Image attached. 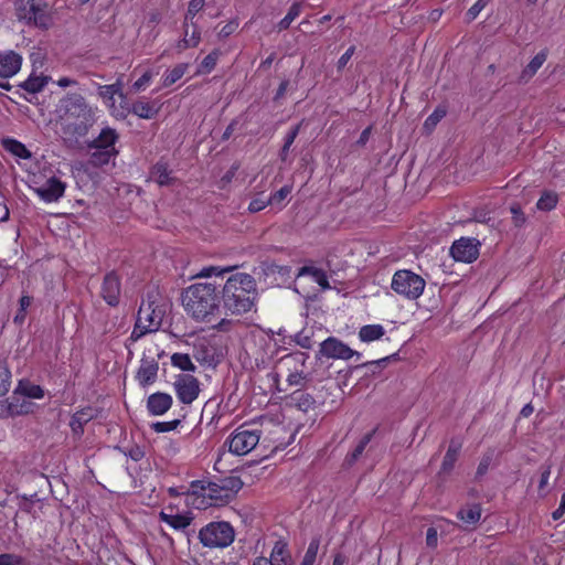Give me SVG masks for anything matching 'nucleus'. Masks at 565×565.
Listing matches in <instances>:
<instances>
[{"mask_svg": "<svg viewBox=\"0 0 565 565\" xmlns=\"http://www.w3.org/2000/svg\"><path fill=\"white\" fill-rule=\"evenodd\" d=\"M257 296L253 276L238 273L231 276L222 289V309L226 316H242L252 310Z\"/></svg>", "mask_w": 565, "mask_h": 565, "instance_id": "obj_1", "label": "nucleus"}, {"mask_svg": "<svg viewBox=\"0 0 565 565\" xmlns=\"http://www.w3.org/2000/svg\"><path fill=\"white\" fill-rule=\"evenodd\" d=\"M182 303L196 321L210 322L221 312L216 286L210 282L193 284L182 292Z\"/></svg>", "mask_w": 565, "mask_h": 565, "instance_id": "obj_2", "label": "nucleus"}, {"mask_svg": "<svg viewBox=\"0 0 565 565\" xmlns=\"http://www.w3.org/2000/svg\"><path fill=\"white\" fill-rule=\"evenodd\" d=\"M60 111L65 119L64 134L73 137L85 136L93 122L92 109L85 98L78 94H70L61 100Z\"/></svg>", "mask_w": 565, "mask_h": 565, "instance_id": "obj_3", "label": "nucleus"}, {"mask_svg": "<svg viewBox=\"0 0 565 565\" xmlns=\"http://www.w3.org/2000/svg\"><path fill=\"white\" fill-rule=\"evenodd\" d=\"M14 9L17 18L29 25L49 29L52 24L49 6L44 0H15Z\"/></svg>", "mask_w": 565, "mask_h": 565, "instance_id": "obj_4", "label": "nucleus"}, {"mask_svg": "<svg viewBox=\"0 0 565 565\" xmlns=\"http://www.w3.org/2000/svg\"><path fill=\"white\" fill-rule=\"evenodd\" d=\"M199 539L205 547L224 548L233 543L235 531L228 522H211L200 530Z\"/></svg>", "mask_w": 565, "mask_h": 565, "instance_id": "obj_5", "label": "nucleus"}, {"mask_svg": "<svg viewBox=\"0 0 565 565\" xmlns=\"http://www.w3.org/2000/svg\"><path fill=\"white\" fill-rule=\"evenodd\" d=\"M425 280L411 270H397L392 279V289L408 299H417L424 291Z\"/></svg>", "mask_w": 565, "mask_h": 565, "instance_id": "obj_6", "label": "nucleus"}, {"mask_svg": "<svg viewBox=\"0 0 565 565\" xmlns=\"http://www.w3.org/2000/svg\"><path fill=\"white\" fill-rule=\"evenodd\" d=\"M259 438L260 430L241 426L231 435L228 449L237 456L247 455L257 446Z\"/></svg>", "mask_w": 565, "mask_h": 565, "instance_id": "obj_7", "label": "nucleus"}, {"mask_svg": "<svg viewBox=\"0 0 565 565\" xmlns=\"http://www.w3.org/2000/svg\"><path fill=\"white\" fill-rule=\"evenodd\" d=\"M173 386L179 401L183 404H192L201 391L198 379L190 374L177 375Z\"/></svg>", "mask_w": 565, "mask_h": 565, "instance_id": "obj_8", "label": "nucleus"}, {"mask_svg": "<svg viewBox=\"0 0 565 565\" xmlns=\"http://www.w3.org/2000/svg\"><path fill=\"white\" fill-rule=\"evenodd\" d=\"M480 242L472 237H461L452 243L450 254L457 262L472 263L479 256Z\"/></svg>", "mask_w": 565, "mask_h": 565, "instance_id": "obj_9", "label": "nucleus"}, {"mask_svg": "<svg viewBox=\"0 0 565 565\" xmlns=\"http://www.w3.org/2000/svg\"><path fill=\"white\" fill-rule=\"evenodd\" d=\"M319 354L328 359L349 360L352 356L360 358L361 353L352 350L341 340L329 337L320 343Z\"/></svg>", "mask_w": 565, "mask_h": 565, "instance_id": "obj_10", "label": "nucleus"}, {"mask_svg": "<svg viewBox=\"0 0 565 565\" xmlns=\"http://www.w3.org/2000/svg\"><path fill=\"white\" fill-rule=\"evenodd\" d=\"M164 312V309L158 305H154V301L149 300L147 303L142 301L138 311L137 319L150 331L154 332L161 327Z\"/></svg>", "mask_w": 565, "mask_h": 565, "instance_id": "obj_11", "label": "nucleus"}, {"mask_svg": "<svg viewBox=\"0 0 565 565\" xmlns=\"http://www.w3.org/2000/svg\"><path fill=\"white\" fill-rule=\"evenodd\" d=\"M66 184L56 177L49 178L42 185L34 189V192L47 203L57 202L65 192Z\"/></svg>", "mask_w": 565, "mask_h": 565, "instance_id": "obj_12", "label": "nucleus"}, {"mask_svg": "<svg viewBox=\"0 0 565 565\" xmlns=\"http://www.w3.org/2000/svg\"><path fill=\"white\" fill-rule=\"evenodd\" d=\"M120 279L116 275L115 271H110L105 275L102 288L100 296L111 307H116L119 303L120 299Z\"/></svg>", "mask_w": 565, "mask_h": 565, "instance_id": "obj_13", "label": "nucleus"}, {"mask_svg": "<svg viewBox=\"0 0 565 565\" xmlns=\"http://www.w3.org/2000/svg\"><path fill=\"white\" fill-rule=\"evenodd\" d=\"M202 491V497L210 499V504L212 505H223L231 502L230 497L226 494L225 490L221 486L218 481L215 482H205L198 481L192 484V488H198Z\"/></svg>", "mask_w": 565, "mask_h": 565, "instance_id": "obj_14", "label": "nucleus"}, {"mask_svg": "<svg viewBox=\"0 0 565 565\" xmlns=\"http://www.w3.org/2000/svg\"><path fill=\"white\" fill-rule=\"evenodd\" d=\"M173 399L170 394L157 392L147 399V409L153 416L166 414L172 406Z\"/></svg>", "mask_w": 565, "mask_h": 565, "instance_id": "obj_15", "label": "nucleus"}, {"mask_svg": "<svg viewBox=\"0 0 565 565\" xmlns=\"http://www.w3.org/2000/svg\"><path fill=\"white\" fill-rule=\"evenodd\" d=\"M22 57L13 52H0V77L8 78L21 68Z\"/></svg>", "mask_w": 565, "mask_h": 565, "instance_id": "obj_16", "label": "nucleus"}, {"mask_svg": "<svg viewBox=\"0 0 565 565\" xmlns=\"http://www.w3.org/2000/svg\"><path fill=\"white\" fill-rule=\"evenodd\" d=\"M117 139L118 135L116 130L107 127L104 128L98 137L93 140V142L89 145V148H98L109 152L118 153V151L115 149Z\"/></svg>", "mask_w": 565, "mask_h": 565, "instance_id": "obj_17", "label": "nucleus"}, {"mask_svg": "<svg viewBox=\"0 0 565 565\" xmlns=\"http://www.w3.org/2000/svg\"><path fill=\"white\" fill-rule=\"evenodd\" d=\"M461 447H462L461 440L456 439V438H452L450 440L448 449L446 451V455L444 457V460H443V463L440 467L439 475H441V473L449 475L452 471L455 463L458 459Z\"/></svg>", "mask_w": 565, "mask_h": 565, "instance_id": "obj_18", "label": "nucleus"}, {"mask_svg": "<svg viewBox=\"0 0 565 565\" xmlns=\"http://www.w3.org/2000/svg\"><path fill=\"white\" fill-rule=\"evenodd\" d=\"M159 518L162 522L167 523L169 526L177 531H184L193 520L191 513L178 514L168 513L166 511H161Z\"/></svg>", "mask_w": 565, "mask_h": 565, "instance_id": "obj_19", "label": "nucleus"}, {"mask_svg": "<svg viewBox=\"0 0 565 565\" xmlns=\"http://www.w3.org/2000/svg\"><path fill=\"white\" fill-rule=\"evenodd\" d=\"M159 365L154 360L142 359L137 372V379L142 386L154 382Z\"/></svg>", "mask_w": 565, "mask_h": 565, "instance_id": "obj_20", "label": "nucleus"}, {"mask_svg": "<svg viewBox=\"0 0 565 565\" xmlns=\"http://www.w3.org/2000/svg\"><path fill=\"white\" fill-rule=\"evenodd\" d=\"M96 416V409L93 407H85L76 412L71 419L70 426L75 435L83 434V427Z\"/></svg>", "mask_w": 565, "mask_h": 565, "instance_id": "obj_21", "label": "nucleus"}, {"mask_svg": "<svg viewBox=\"0 0 565 565\" xmlns=\"http://www.w3.org/2000/svg\"><path fill=\"white\" fill-rule=\"evenodd\" d=\"M273 565H292V556L288 550V545L284 541H277L270 554Z\"/></svg>", "mask_w": 565, "mask_h": 565, "instance_id": "obj_22", "label": "nucleus"}, {"mask_svg": "<svg viewBox=\"0 0 565 565\" xmlns=\"http://www.w3.org/2000/svg\"><path fill=\"white\" fill-rule=\"evenodd\" d=\"M18 396L29 398H42L44 396V391L40 385H35L25 381H20L17 388L13 392V399H18Z\"/></svg>", "mask_w": 565, "mask_h": 565, "instance_id": "obj_23", "label": "nucleus"}, {"mask_svg": "<svg viewBox=\"0 0 565 565\" xmlns=\"http://www.w3.org/2000/svg\"><path fill=\"white\" fill-rule=\"evenodd\" d=\"M290 404L296 406L298 409L302 412H308L313 408L316 401L309 393H305L300 390L295 391L290 395Z\"/></svg>", "mask_w": 565, "mask_h": 565, "instance_id": "obj_24", "label": "nucleus"}, {"mask_svg": "<svg viewBox=\"0 0 565 565\" xmlns=\"http://www.w3.org/2000/svg\"><path fill=\"white\" fill-rule=\"evenodd\" d=\"M297 276H311L321 288H330L328 276L326 271L320 268H316L312 266H303L299 269Z\"/></svg>", "mask_w": 565, "mask_h": 565, "instance_id": "obj_25", "label": "nucleus"}, {"mask_svg": "<svg viewBox=\"0 0 565 565\" xmlns=\"http://www.w3.org/2000/svg\"><path fill=\"white\" fill-rule=\"evenodd\" d=\"M457 518L460 519L467 525H475L481 518V508L479 504H472L461 508L457 512Z\"/></svg>", "mask_w": 565, "mask_h": 565, "instance_id": "obj_26", "label": "nucleus"}, {"mask_svg": "<svg viewBox=\"0 0 565 565\" xmlns=\"http://www.w3.org/2000/svg\"><path fill=\"white\" fill-rule=\"evenodd\" d=\"M375 430L371 431V433H367L366 435H364L361 440L358 443V445L355 446V448L353 449L352 452L348 454L345 459H344V465L348 466V467H351L352 465H354L359 458L362 456V454L364 452L365 450V447L369 445V443L371 441L373 435H374Z\"/></svg>", "mask_w": 565, "mask_h": 565, "instance_id": "obj_27", "label": "nucleus"}, {"mask_svg": "<svg viewBox=\"0 0 565 565\" xmlns=\"http://www.w3.org/2000/svg\"><path fill=\"white\" fill-rule=\"evenodd\" d=\"M158 110L154 104L138 100L132 104L130 113L143 119H152L157 116Z\"/></svg>", "mask_w": 565, "mask_h": 565, "instance_id": "obj_28", "label": "nucleus"}, {"mask_svg": "<svg viewBox=\"0 0 565 565\" xmlns=\"http://www.w3.org/2000/svg\"><path fill=\"white\" fill-rule=\"evenodd\" d=\"M171 171L168 169L166 162L159 161L151 169V179H153L159 185H169L172 182L170 177Z\"/></svg>", "mask_w": 565, "mask_h": 565, "instance_id": "obj_29", "label": "nucleus"}, {"mask_svg": "<svg viewBox=\"0 0 565 565\" xmlns=\"http://www.w3.org/2000/svg\"><path fill=\"white\" fill-rule=\"evenodd\" d=\"M385 333L383 326L381 324H366L363 326L359 331V338L363 342H372L381 339Z\"/></svg>", "mask_w": 565, "mask_h": 565, "instance_id": "obj_30", "label": "nucleus"}, {"mask_svg": "<svg viewBox=\"0 0 565 565\" xmlns=\"http://www.w3.org/2000/svg\"><path fill=\"white\" fill-rule=\"evenodd\" d=\"M47 84L46 76H33L30 75L28 79L19 84V87L30 94H36L45 87Z\"/></svg>", "mask_w": 565, "mask_h": 565, "instance_id": "obj_31", "label": "nucleus"}, {"mask_svg": "<svg viewBox=\"0 0 565 565\" xmlns=\"http://www.w3.org/2000/svg\"><path fill=\"white\" fill-rule=\"evenodd\" d=\"M188 68V63H180L177 64L172 70L167 71L166 74L163 75L162 86L169 87L177 83L185 74Z\"/></svg>", "mask_w": 565, "mask_h": 565, "instance_id": "obj_32", "label": "nucleus"}, {"mask_svg": "<svg viewBox=\"0 0 565 565\" xmlns=\"http://www.w3.org/2000/svg\"><path fill=\"white\" fill-rule=\"evenodd\" d=\"M315 333L313 327H306L295 334L294 341L303 349H311L316 343Z\"/></svg>", "mask_w": 565, "mask_h": 565, "instance_id": "obj_33", "label": "nucleus"}, {"mask_svg": "<svg viewBox=\"0 0 565 565\" xmlns=\"http://www.w3.org/2000/svg\"><path fill=\"white\" fill-rule=\"evenodd\" d=\"M2 143L7 151L21 159H30L32 156L26 147L15 139H4Z\"/></svg>", "mask_w": 565, "mask_h": 565, "instance_id": "obj_34", "label": "nucleus"}, {"mask_svg": "<svg viewBox=\"0 0 565 565\" xmlns=\"http://www.w3.org/2000/svg\"><path fill=\"white\" fill-rule=\"evenodd\" d=\"M218 482L225 490L226 494L230 497L231 501L235 498L236 493L243 487V481L237 476H230V477L220 479Z\"/></svg>", "mask_w": 565, "mask_h": 565, "instance_id": "obj_35", "label": "nucleus"}, {"mask_svg": "<svg viewBox=\"0 0 565 565\" xmlns=\"http://www.w3.org/2000/svg\"><path fill=\"white\" fill-rule=\"evenodd\" d=\"M546 60V54L543 52L537 53L526 65V67L523 70L521 78L522 79H529L531 78L539 68L543 65V63Z\"/></svg>", "mask_w": 565, "mask_h": 565, "instance_id": "obj_36", "label": "nucleus"}, {"mask_svg": "<svg viewBox=\"0 0 565 565\" xmlns=\"http://www.w3.org/2000/svg\"><path fill=\"white\" fill-rule=\"evenodd\" d=\"M93 149H94V151L90 154L89 162L94 167H103V166L109 163V161L117 154L114 152L106 151L104 149H98V148H93Z\"/></svg>", "mask_w": 565, "mask_h": 565, "instance_id": "obj_37", "label": "nucleus"}, {"mask_svg": "<svg viewBox=\"0 0 565 565\" xmlns=\"http://www.w3.org/2000/svg\"><path fill=\"white\" fill-rule=\"evenodd\" d=\"M218 56L220 52L217 50H214L210 54H207L201 62L200 66L198 67L195 75L209 74L212 70H214Z\"/></svg>", "mask_w": 565, "mask_h": 565, "instance_id": "obj_38", "label": "nucleus"}, {"mask_svg": "<svg viewBox=\"0 0 565 565\" xmlns=\"http://www.w3.org/2000/svg\"><path fill=\"white\" fill-rule=\"evenodd\" d=\"M301 12V3L300 2H295L291 4V7L289 8L287 14L279 21L278 23V30L279 31H282V30H287L290 24L292 23V21L299 17Z\"/></svg>", "mask_w": 565, "mask_h": 565, "instance_id": "obj_39", "label": "nucleus"}, {"mask_svg": "<svg viewBox=\"0 0 565 565\" xmlns=\"http://www.w3.org/2000/svg\"><path fill=\"white\" fill-rule=\"evenodd\" d=\"M319 546H320V539L313 537L307 547V551L303 555V558H302L300 565H315V563L317 561V556H318Z\"/></svg>", "mask_w": 565, "mask_h": 565, "instance_id": "obj_40", "label": "nucleus"}, {"mask_svg": "<svg viewBox=\"0 0 565 565\" xmlns=\"http://www.w3.org/2000/svg\"><path fill=\"white\" fill-rule=\"evenodd\" d=\"M171 363L173 366L181 369L182 371H195L196 366L191 361L190 356L184 353H174L171 356Z\"/></svg>", "mask_w": 565, "mask_h": 565, "instance_id": "obj_41", "label": "nucleus"}, {"mask_svg": "<svg viewBox=\"0 0 565 565\" xmlns=\"http://www.w3.org/2000/svg\"><path fill=\"white\" fill-rule=\"evenodd\" d=\"M299 130H300V125H297V126L292 127L286 135L284 146L279 153L281 161L287 160L290 147L294 143L295 139L297 138Z\"/></svg>", "mask_w": 565, "mask_h": 565, "instance_id": "obj_42", "label": "nucleus"}, {"mask_svg": "<svg viewBox=\"0 0 565 565\" xmlns=\"http://www.w3.org/2000/svg\"><path fill=\"white\" fill-rule=\"evenodd\" d=\"M11 386V372L8 365L0 361V396L6 395Z\"/></svg>", "mask_w": 565, "mask_h": 565, "instance_id": "obj_43", "label": "nucleus"}, {"mask_svg": "<svg viewBox=\"0 0 565 565\" xmlns=\"http://www.w3.org/2000/svg\"><path fill=\"white\" fill-rule=\"evenodd\" d=\"M558 198L556 193L546 192L537 201L536 207L541 211H551L557 204Z\"/></svg>", "mask_w": 565, "mask_h": 565, "instance_id": "obj_44", "label": "nucleus"}, {"mask_svg": "<svg viewBox=\"0 0 565 565\" xmlns=\"http://www.w3.org/2000/svg\"><path fill=\"white\" fill-rule=\"evenodd\" d=\"M446 116V110L444 108H436L431 115H429L425 122H424V129L427 132H431L437 124Z\"/></svg>", "mask_w": 565, "mask_h": 565, "instance_id": "obj_45", "label": "nucleus"}, {"mask_svg": "<svg viewBox=\"0 0 565 565\" xmlns=\"http://www.w3.org/2000/svg\"><path fill=\"white\" fill-rule=\"evenodd\" d=\"M205 4V0H191L188 6V11L185 13L184 20L185 25L190 21L191 23L194 22L193 19L195 18L196 13H199Z\"/></svg>", "mask_w": 565, "mask_h": 565, "instance_id": "obj_46", "label": "nucleus"}, {"mask_svg": "<svg viewBox=\"0 0 565 565\" xmlns=\"http://www.w3.org/2000/svg\"><path fill=\"white\" fill-rule=\"evenodd\" d=\"M0 565H28L26 561L13 553L0 554Z\"/></svg>", "mask_w": 565, "mask_h": 565, "instance_id": "obj_47", "label": "nucleus"}, {"mask_svg": "<svg viewBox=\"0 0 565 565\" xmlns=\"http://www.w3.org/2000/svg\"><path fill=\"white\" fill-rule=\"evenodd\" d=\"M291 190L292 188L290 185L282 186L280 190L276 191L269 196L268 202L271 205H280L282 201L291 193Z\"/></svg>", "mask_w": 565, "mask_h": 565, "instance_id": "obj_48", "label": "nucleus"}, {"mask_svg": "<svg viewBox=\"0 0 565 565\" xmlns=\"http://www.w3.org/2000/svg\"><path fill=\"white\" fill-rule=\"evenodd\" d=\"M180 424H181L180 419H174V420H171V422H157V423H153L151 425V428L156 433H168V431H172L175 428H178V426Z\"/></svg>", "mask_w": 565, "mask_h": 565, "instance_id": "obj_49", "label": "nucleus"}, {"mask_svg": "<svg viewBox=\"0 0 565 565\" xmlns=\"http://www.w3.org/2000/svg\"><path fill=\"white\" fill-rule=\"evenodd\" d=\"M510 212L512 214L513 224L516 227H522L526 222V217H525L521 206L519 204L514 203L510 206Z\"/></svg>", "mask_w": 565, "mask_h": 565, "instance_id": "obj_50", "label": "nucleus"}, {"mask_svg": "<svg viewBox=\"0 0 565 565\" xmlns=\"http://www.w3.org/2000/svg\"><path fill=\"white\" fill-rule=\"evenodd\" d=\"M14 401L13 396L11 401L2 399L0 401V417H13L17 416V411H14Z\"/></svg>", "mask_w": 565, "mask_h": 565, "instance_id": "obj_51", "label": "nucleus"}, {"mask_svg": "<svg viewBox=\"0 0 565 565\" xmlns=\"http://www.w3.org/2000/svg\"><path fill=\"white\" fill-rule=\"evenodd\" d=\"M232 268L231 267H217V266H209L201 269V271L196 275L198 277H211L213 275H222L224 273H228Z\"/></svg>", "mask_w": 565, "mask_h": 565, "instance_id": "obj_52", "label": "nucleus"}, {"mask_svg": "<svg viewBox=\"0 0 565 565\" xmlns=\"http://www.w3.org/2000/svg\"><path fill=\"white\" fill-rule=\"evenodd\" d=\"M488 0H478L468 11L467 18L469 21L475 20L481 10L487 6Z\"/></svg>", "mask_w": 565, "mask_h": 565, "instance_id": "obj_53", "label": "nucleus"}, {"mask_svg": "<svg viewBox=\"0 0 565 565\" xmlns=\"http://www.w3.org/2000/svg\"><path fill=\"white\" fill-rule=\"evenodd\" d=\"M151 332L145 324L140 323L137 319L135 328L130 334L131 341H138L140 338H142L146 333Z\"/></svg>", "mask_w": 565, "mask_h": 565, "instance_id": "obj_54", "label": "nucleus"}, {"mask_svg": "<svg viewBox=\"0 0 565 565\" xmlns=\"http://www.w3.org/2000/svg\"><path fill=\"white\" fill-rule=\"evenodd\" d=\"M395 356V354L391 355V356H386V358H382V359H379V360H375V361H370V362H365L361 365H359L358 367H367L370 369L372 372H375V369L380 367V366H385L386 363L393 358Z\"/></svg>", "mask_w": 565, "mask_h": 565, "instance_id": "obj_55", "label": "nucleus"}, {"mask_svg": "<svg viewBox=\"0 0 565 565\" xmlns=\"http://www.w3.org/2000/svg\"><path fill=\"white\" fill-rule=\"evenodd\" d=\"M19 399H20V396H18V399L14 401V411H17V416L30 413L33 404L25 399H23L21 403H19Z\"/></svg>", "mask_w": 565, "mask_h": 565, "instance_id": "obj_56", "label": "nucleus"}, {"mask_svg": "<svg viewBox=\"0 0 565 565\" xmlns=\"http://www.w3.org/2000/svg\"><path fill=\"white\" fill-rule=\"evenodd\" d=\"M355 46H350L344 54L341 55V57L338 60L337 68L338 71L343 70L349 61L351 60L352 55L354 54Z\"/></svg>", "mask_w": 565, "mask_h": 565, "instance_id": "obj_57", "label": "nucleus"}, {"mask_svg": "<svg viewBox=\"0 0 565 565\" xmlns=\"http://www.w3.org/2000/svg\"><path fill=\"white\" fill-rule=\"evenodd\" d=\"M268 204H270L268 200L254 199L249 202L248 211L250 213H256L264 210Z\"/></svg>", "mask_w": 565, "mask_h": 565, "instance_id": "obj_58", "label": "nucleus"}, {"mask_svg": "<svg viewBox=\"0 0 565 565\" xmlns=\"http://www.w3.org/2000/svg\"><path fill=\"white\" fill-rule=\"evenodd\" d=\"M305 380L306 376L301 372H295L288 375L287 382L291 386H301Z\"/></svg>", "mask_w": 565, "mask_h": 565, "instance_id": "obj_59", "label": "nucleus"}, {"mask_svg": "<svg viewBox=\"0 0 565 565\" xmlns=\"http://www.w3.org/2000/svg\"><path fill=\"white\" fill-rule=\"evenodd\" d=\"M237 23L234 22V21H231L228 23H226L220 31H218V38L221 39H224V38H227L230 36L232 33L235 32V30L237 29Z\"/></svg>", "mask_w": 565, "mask_h": 565, "instance_id": "obj_60", "label": "nucleus"}, {"mask_svg": "<svg viewBox=\"0 0 565 565\" xmlns=\"http://www.w3.org/2000/svg\"><path fill=\"white\" fill-rule=\"evenodd\" d=\"M438 542V534L435 527H429L426 533V544L429 547H436Z\"/></svg>", "mask_w": 565, "mask_h": 565, "instance_id": "obj_61", "label": "nucleus"}, {"mask_svg": "<svg viewBox=\"0 0 565 565\" xmlns=\"http://www.w3.org/2000/svg\"><path fill=\"white\" fill-rule=\"evenodd\" d=\"M102 89H103L102 95L105 97L113 98V96L116 94H119L120 96H122V94L120 93L119 85H117V84L105 85Z\"/></svg>", "mask_w": 565, "mask_h": 565, "instance_id": "obj_62", "label": "nucleus"}, {"mask_svg": "<svg viewBox=\"0 0 565 565\" xmlns=\"http://www.w3.org/2000/svg\"><path fill=\"white\" fill-rule=\"evenodd\" d=\"M151 79V74L149 72H146L141 77H139L135 83H134V89L135 90H140L141 88H143Z\"/></svg>", "mask_w": 565, "mask_h": 565, "instance_id": "obj_63", "label": "nucleus"}, {"mask_svg": "<svg viewBox=\"0 0 565 565\" xmlns=\"http://www.w3.org/2000/svg\"><path fill=\"white\" fill-rule=\"evenodd\" d=\"M565 514V492L562 495L558 508L552 513L554 520L561 519Z\"/></svg>", "mask_w": 565, "mask_h": 565, "instance_id": "obj_64", "label": "nucleus"}]
</instances>
